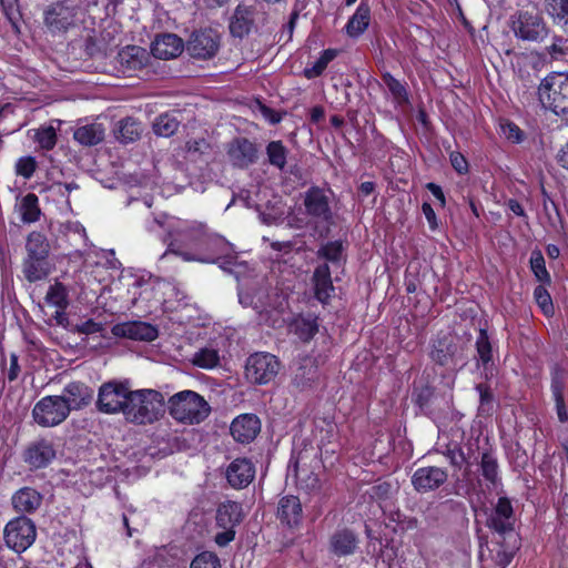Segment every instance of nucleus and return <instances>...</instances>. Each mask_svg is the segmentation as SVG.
I'll use <instances>...</instances> for the list:
<instances>
[{"instance_id":"f257e3e1","label":"nucleus","mask_w":568,"mask_h":568,"mask_svg":"<svg viewBox=\"0 0 568 568\" xmlns=\"http://www.w3.org/2000/svg\"><path fill=\"white\" fill-rule=\"evenodd\" d=\"M108 0H57L44 12V23L52 33L81 31L90 54L101 52L120 40L122 27L111 16Z\"/></svg>"},{"instance_id":"f03ea898","label":"nucleus","mask_w":568,"mask_h":568,"mask_svg":"<svg viewBox=\"0 0 568 568\" xmlns=\"http://www.w3.org/2000/svg\"><path fill=\"white\" fill-rule=\"evenodd\" d=\"M148 230L156 234L168 245V252L181 256L186 262L233 264L234 250L225 239L210 234L204 224L185 221L168 214L155 216Z\"/></svg>"},{"instance_id":"7ed1b4c3","label":"nucleus","mask_w":568,"mask_h":568,"mask_svg":"<svg viewBox=\"0 0 568 568\" xmlns=\"http://www.w3.org/2000/svg\"><path fill=\"white\" fill-rule=\"evenodd\" d=\"M164 403V396L155 389L131 390L124 405L123 416L131 424H153L163 416Z\"/></svg>"},{"instance_id":"20e7f679","label":"nucleus","mask_w":568,"mask_h":568,"mask_svg":"<svg viewBox=\"0 0 568 568\" xmlns=\"http://www.w3.org/2000/svg\"><path fill=\"white\" fill-rule=\"evenodd\" d=\"M170 415L178 422L193 425L203 422L211 412L203 396L193 390H181L169 398Z\"/></svg>"},{"instance_id":"39448f33","label":"nucleus","mask_w":568,"mask_h":568,"mask_svg":"<svg viewBox=\"0 0 568 568\" xmlns=\"http://www.w3.org/2000/svg\"><path fill=\"white\" fill-rule=\"evenodd\" d=\"M539 98L554 113L568 114V73L547 75L539 85Z\"/></svg>"},{"instance_id":"423d86ee","label":"nucleus","mask_w":568,"mask_h":568,"mask_svg":"<svg viewBox=\"0 0 568 568\" xmlns=\"http://www.w3.org/2000/svg\"><path fill=\"white\" fill-rule=\"evenodd\" d=\"M244 517L242 505L237 501L226 500L219 505L216 509V527L221 531L216 532L214 540L220 547L229 545L235 538V527Z\"/></svg>"},{"instance_id":"0eeeda50","label":"nucleus","mask_w":568,"mask_h":568,"mask_svg":"<svg viewBox=\"0 0 568 568\" xmlns=\"http://www.w3.org/2000/svg\"><path fill=\"white\" fill-rule=\"evenodd\" d=\"M151 55L139 45L122 48L115 58V69L124 77H144L149 74Z\"/></svg>"},{"instance_id":"6e6552de","label":"nucleus","mask_w":568,"mask_h":568,"mask_svg":"<svg viewBox=\"0 0 568 568\" xmlns=\"http://www.w3.org/2000/svg\"><path fill=\"white\" fill-rule=\"evenodd\" d=\"M510 29L523 41H542L548 29L538 12L518 11L510 17Z\"/></svg>"},{"instance_id":"1a4fd4ad","label":"nucleus","mask_w":568,"mask_h":568,"mask_svg":"<svg viewBox=\"0 0 568 568\" xmlns=\"http://www.w3.org/2000/svg\"><path fill=\"white\" fill-rule=\"evenodd\" d=\"M69 414L68 404L58 395L42 397L32 409L33 420L41 427L58 426Z\"/></svg>"},{"instance_id":"9d476101","label":"nucleus","mask_w":568,"mask_h":568,"mask_svg":"<svg viewBox=\"0 0 568 568\" xmlns=\"http://www.w3.org/2000/svg\"><path fill=\"white\" fill-rule=\"evenodd\" d=\"M130 392L126 383L118 381L103 383L98 393V409L105 414H123Z\"/></svg>"},{"instance_id":"9b49d317","label":"nucleus","mask_w":568,"mask_h":568,"mask_svg":"<svg viewBox=\"0 0 568 568\" xmlns=\"http://www.w3.org/2000/svg\"><path fill=\"white\" fill-rule=\"evenodd\" d=\"M280 369L277 358L270 353H255L246 359L245 376L254 384L263 385L274 379Z\"/></svg>"},{"instance_id":"f8f14e48","label":"nucleus","mask_w":568,"mask_h":568,"mask_svg":"<svg viewBox=\"0 0 568 568\" xmlns=\"http://www.w3.org/2000/svg\"><path fill=\"white\" fill-rule=\"evenodd\" d=\"M36 539V526L27 517L10 520L4 528V540L9 548L17 552L28 549Z\"/></svg>"},{"instance_id":"ddd939ff","label":"nucleus","mask_w":568,"mask_h":568,"mask_svg":"<svg viewBox=\"0 0 568 568\" xmlns=\"http://www.w3.org/2000/svg\"><path fill=\"white\" fill-rule=\"evenodd\" d=\"M221 45V34L213 28L194 31L186 42L187 53L201 60H207L217 53Z\"/></svg>"},{"instance_id":"4468645a","label":"nucleus","mask_w":568,"mask_h":568,"mask_svg":"<svg viewBox=\"0 0 568 568\" xmlns=\"http://www.w3.org/2000/svg\"><path fill=\"white\" fill-rule=\"evenodd\" d=\"M172 291L173 287L171 284L154 280L146 274L141 291L139 293L134 291L133 297H130V305L151 310L153 306L165 304L166 301L164 296Z\"/></svg>"},{"instance_id":"2eb2a0df","label":"nucleus","mask_w":568,"mask_h":568,"mask_svg":"<svg viewBox=\"0 0 568 568\" xmlns=\"http://www.w3.org/2000/svg\"><path fill=\"white\" fill-rule=\"evenodd\" d=\"M146 274L136 273L132 270H123L119 277L114 280L108 287L109 292H115L116 298H120L126 304H130V297H133V292L139 293L143 287L144 277Z\"/></svg>"},{"instance_id":"dca6fc26","label":"nucleus","mask_w":568,"mask_h":568,"mask_svg":"<svg viewBox=\"0 0 568 568\" xmlns=\"http://www.w3.org/2000/svg\"><path fill=\"white\" fill-rule=\"evenodd\" d=\"M447 480V473L440 467H420L412 477L414 488L419 493L435 490Z\"/></svg>"},{"instance_id":"f3484780","label":"nucleus","mask_w":568,"mask_h":568,"mask_svg":"<svg viewBox=\"0 0 568 568\" xmlns=\"http://www.w3.org/2000/svg\"><path fill=\"white\" fill-rule=\"evenodd\" d=\"M255 477V467L247 458H236L226 468V479L236 489L248 486Z\"/></svg>"},{"instance_id":"a211bd4d","label":"nucleus","mask_w":568,"mask_h":568,"mask_svg":"<svg viewBox=\"0 0 568 568\" xmlns=\"http://www.w3.org/2000/svg\"><path fill=\"white\" fill-rule=\"evenodd\" d=\"M231 435L239 443L252 442L261 430V422L254 414H242L233 419Z\"/></svg>"},{"instance_id":"6ab92c4d","label":"nucleus","mask_w":568,"mask_h":568,"mask_svg":"<svg viewBox=\"0 0 568 568\" xmlns=\"http://www.w3.org/2000/svg\"><path fill=\"white\" fill-rule=\"evenodd\" d=\"M112 334L116 337L151 342L158 337V329L144 322H126L114 325Z\"/></svg>"},{"instance_id":"aec40b11","label":"nucleus","mask_w":568,"mask_h":568,"mask_svg":"<svg viewBox=\"0 0 568 568\" xmlns=\"http://www.w3.org/2000/svg\"><path fill=\"white\" fill-rule=\"evenodd\" d=\"M514 521V508L511 501L507 497H499L487 520L488 526L495 531L501 534L511 530Z\"/></svg>"},{"instance_id":"412c9836","label":"nucleus","mask_w":568,"mask_h":568,"mask_svg":"<svg viewBox=\"0 0 568 568\" xmlns=\"http://www.w3.org/2000/svg\"><path fill=\"white\" fill-rule=\"evenodd\" d=\"M230 162L239 168H246L254 163L257 158V150L253 142L245 138L232 141L227 148Z\"/></svg>"},{"instance_id":"4be33fe9","label":"nucleus","mask_w":568,"mask_h":568,"mask_svg":"<svg viewBox=\"0 0 568 568\" xmlns=\"http://www.w3.org/2000/svg\"><path fill=\"white\" fill-rule=\"evenodd\" d=\"M184 44L176 34L165 33L158 36L152 42L151 52L158 59L169 60L179 57Z\"/></svg>"},{"instance_id":"5701e85b","label":"nucleus","mask_w":568,"mask_h":568,"mask_svg":"<svg viewBox=\"0 0 568 568\" xmlns=\"http://www.w3.org/2000/svg\"><path fill=\"white\" fill-rule=\"evenodd\" d=\"M304 205L306 212L316 219L328 221L332 216L328 197L320 187H311L306 191Z\"/></svg>"},{"instance_id":"b1692460","label":"nucleus","mask_w":568,"mask_h":568,"mask_svg":"<svg viewBox=\"0 0 568 568\" xmlns=\"http://www.w3.org/2000/svg\"><path fill=\"white\" fill-rule=\"evenodd\" d=\"M24 458L30 466L42 468L55 458V449L50 440L39 439L28 447Z\"/></svg>"},{"instance_id":"393cba45","label":"nucleus","mask_w":568,"mask_h":568,"mask_svg":"<svg viewBox=\"0 0 568 568\" xmlns=\"http://www.w3.org/2000/svg\"><path fill=\"white\" fill-rule=\"evenodd\" d=\"M93 397L92 389L82 383H71L63 389L60 398L65 400L68 409H81L90 404Z\"/></svg>"},{"instance_id":"a878e982","label":"nucleus","mask_w":568,"mask_h":568,"mask_svg":"<svg viewBox=\"0 0 568 568\" xmlns=\"http://www.w3.org/2000/svg\"><path fill=\"white\" fill-rule=\"evenodd\" d=\"M302 505L295 496H284L278 501L277 518L288 527H297L302 521Z\"/></svg>"},{"instance_id":"bb28decb","label":"nucleus","mask_w":568,"mask_h":568,"mask_svg":"<svg viewBox=\"0 0 568 568\" xmlns=\"http://www.w3.org/2000/svg\"><path fill=\"white\" fill-rule=\"evenodd\" d=\"M371 7L368 0H361L357 9L345 24V33L353 39L361 37L369 27Z\"/></svg>"},{"instance_id":"cd10ccee","label":"nucleus","mask_w":568,"mask_h":568,"mask_svg":"<svg viewBox=\"0 0 568 568\" xmlns=\"http://www.w3.org/2000/svg\"><path fill=\"white\" fill-rule=\"evenodd\" d=\"M254 10L252 7L239 4L230 19V32L233 37L247 36L253 27Z\"/></svg>"},{"instance_id":"c85d7f7f","label":"nucleus","mask_w":568,"mask_h":568,"mask_svg":"<svg viewBox=\"0 0 568 568\" xmlns=\"http://www.w3.org/2000/svg\"><path fill=\"white\" fill-rule=\"evenodd\" d=\"M312 282L315 297L321 303H326L334 293V286L331 278V271L327 264L318 265L315 268Z\"/></svg>"},{"instance_id":"c756f323","label":"nucleus","mask_w":568,"mask_h":568,"mask_svg":"<svg viewBox=\"0 0 568 568\" xmlns=\"http://www.w3.org/2000/svg\"><path fill=\"white\" fill-rule=\"evenodd\" d=\"M60 121H51L37 129H30L28 136L31 138L43 150H52L57 144V131L60 128Z\"/></svg>"},{"instance_id":"7c9ffc66","label":"nucleus","mask_w":568,"mask_h":568,"mask_svg":"<svg viewBox=\"0 0 568 568\" xmlns=\"http://www.w3.org/2000/svg\"><path fill=\"white\" fill-rule=\"evenodd\" d=\"M42 503V496L36 489L23 487L12 496V505L17 511L32 513Z\"/></svg>"},{"instance_id":"2f4dec72","label":"nucleus","mask_w":568,"mask_h":568,"mask_svg":"<svg viewBox=\"0 0 568 568\" xmlns=\"http://www.w3.org/2000/svg\"><path fill=\"white\" fill-rule=\"evenodd\" d=\"M357 540L355 535L349 530H341L335 532L331 538V550L336 556H347L355 551Z\"/></svg>"},{"instance_id":"473e14b6","label":"nucleus","mask_w":568,"mask_h":568,"mask_svg":"<svg viewBox=\"0 0 568 568\" xmlns=\"http://www.w3.org/2000/svg\"><path fill=\"white\" fill-rule=\"evenodd\" d=\"M291 331L297 335L300 339L307 342L313 338L318 331L317 318L312 315H300L291 323Z\"/></svg>"},{"instance_id":"72a5a7b5","label":"nucleus","mask_w":568,"mask_h":568,"mask_svg":"<svg viewBox=\"0 0 568 568\" xmlns=\"http://www.w3.org/2000/svg\"><path fill=\"white\" fill-rule=\"evenodd\" d=\"M73 138L83 145H95L104 138V128L100 123L85 124L74 131Z\"/></svg>"},{"instance_id":"f704fd0d","label":"nucleus","mask_w":568,"mask_h":568,"mask_svg":"<svg viewBox=\"0 0 568 568\" xmlns=\"http://www.w3.org/2000/svg\"><path fill=\"white\" fill-rule=\"evenodd\" d=\"M143 131L142 124L133 118H125L118 122L115 134L123 143H131L140 139Z\"/></svg>"},{"instance_id":"c9c22d12","label":"nucleus","mask_w":568,"mask_h":568,"mask_svg":"<svg viewBox=\"0 0 568 568\" xmlns=\"http://www.w3.org/2000/svg\"><path fill=\"white\" fill-rule=\"evenodd\" d=\"M23 274L29 282L43 280L49 274L47 257L27 256L23 262Z\"/></svg>"},{"instance_id":"e433bc0d","label":"nucleus","mask_w":568,"mask_h":568,"mask_svg":"<svg viewBox=\"0 0 568 568\" xmlns=\"http://www.w3.org/2000/svg\"><path fill=\"white\" fill-rule=\"evenodd\" d=\"M239 300L242 305L252 306L256 310H263L266 308L267 306L281 307L283 305V301L278 303L271 302L270 296L265 295L263 291H258L254 294H251L248 291L240 290Z\"/></svg>"},{"instance_id":"4c0bfd02","label":"nucleus","mask_w":568,"mask_h":568,"mask_svg":"<svg viewBox=\"0 0 568 568\" xmlns=\"http://www.w3.org/2000/svg\"><path fill=\"white\" fill-rule=\"evenodd\" d=\"M19 213L24 223L36 222L40 215L38 196L33 193H29L22 197L19 204Z\"/></svg>"},{"instance_id":"58836bf2","label":"nucleus","mask_w":568,"mask_h":568,"mask_svg":"<svg viewBox=\"0 0 568 568\" xmlns=\"http://www.w3.org/2000/svg\"><path fill=\"white\" fill-rule=\"evenodd\" d=\"M26 248L28 256L47 257L49 254V243L45 236L39 232L29 234Z\"/></svg>"},{"instance_id":"ea45409f","label":"nucleus","mask_w":568,"mask_h":568,"mask_svg":"<svg viewBox=\"0 0 568 568\" xmlns=\"http://www.w3.org/2000/svg\"><path fill=\"white\" fill-rule=\"evenodd\" d=\"M220 362V355L217 349L207 346L199 349L193 354L192 363L204 369L214 368Z\"/></svg>"},{"instance_id":"a19ab883","label":"nucleus","mask_w":568,"mask_h":568,"mask_svg":"<svg viewBox=\"0 0 568 568\" xmlns=\"http://www.w3.org/2000/svg\"><path fill=\"white\" fill-rule=\"evenodd\" d=\"M336 55H337V51L334 49L324 50L321 53V57L314 62L313 65L304 69V75L307 79H314V78L320 77L325 71L328 63L331 61H333Z\"/></svg>"},{"instance_id":"79ce46f5","label":"nucleus","mask_w":568,"mask_h":568,"mask_svg":"<svg viewBox=\"0 0 568 568\" xmlns=\"http://www.w3.org/2000/svg\"><path fill=\"white\" fill-rule=\"evenodd\" d=\"M549 14L554 22L568 33V0H551Z\"/></svg>"},{"instance_id":"37998d69","label":"nucleus","mask_w":568,"mask_h":568,"mask_svg":"<svg viewBox=\"0 0 568 568\" xmlns=\"http://www.w3.org/2000/svg\"><path fill=\"white\" fill-rule=\"evenodd\" d=\"M178 119L169 113L161 114L153 123L154 133L159 136H171L178 130Z\"/></svg>"},{"instance_id":"c03bdc74","label":"nucleus","mask_w":568,"mask_h":568,"mask_svg":"<svg viewBox=\"0 0 568 568\" xmlns=\"http://www.w3.org/2000/svg\"><path fill=\"white\" fill-rule=\"evenodd\" d=\"M45 301L59 310H64L68 305V291L65 286L60 282L52 284L47 292Z\"/></svg>"},{"instance_id":"a18cd8bd","label":"nucleus","mask_w":568,"mask_h":568,"mask_svg":"<svg viewBox=\"0 0 568 568\" xmlns=\"http://www.w3.org/2000/svg\"><path fill=\"white\" fill-rule=\"evenodd\" d=\"M530 268L536 278L542 284H550V274L546 268V263L542 253L535 250L530 255Z\"/></svg>"},{"instance_id":"49530a36","label":"nucleus","mask_w":568,"mask_h":568,"mask_svg":"<svg viewBox=\"0 0 568 568\" xmlns=\"http://www.w3.org/2000/svg\"><path fill=\"white\" fill-rule=\"evenodd\" d=\"M266 154L268 162L278 168L283 169L286 164L287 151L281 141H272L266 146Z\"/></svg>"},{"instance_id":"de8ad7c7","label":"nucleus","mask_w":568,"mask_h":568,"mask_svg":"<svg viewBox=\"0 0 568 568\" xmlns=\"http://www.w3.org/2000/svg\"><path fill=\"white\" fill-rule=\"evenodd\" d=\"M383 80L394 101L402 105L408 102V94L405 87L389 73L383 75Z\"/></svg>"},{"instance_id":"09e8293b","label":"nucleus","mask_w":568,"mask_h":568,"mask_svg":"<svg viewBox=\"0 0 568 568\" xmlns=\"http://www.w3.org/2000/svg\"><path fill=\"white\" fill-rule=\"evenodd\" d=\"M534 298L539 308L541 310V312L544 313V315H546L547 317L554 315L555 310L552 300L549 292L546 290L544 285H539L535 288Z\"/></svg>"},{"instance_id":"8fccbe9b","label":"nucleus","mask_w":568,"mask_h":568,"mask_svg":"<svg viewBox=\"0 0 568 568\" xmlns=\"http://www.w3.org/2000/svg\"><path fill=\"white\" fill-rule=\"evenodd\" d=\"M318 256L332 263H339L343 256V245L338 241L328 242L318 250Z\"/></svg>"},{"instance_id":"3c124183","label":"nucleus","mask_w":568,"mask_h":568,"mask_svg":"<svg viewBox=\"0 0 568 568\" xmlns=\"http://www.w3.org/2000/svg\"><path fill=\"white\" fill-rule=\"evenodd\" d=\"M480 557L481 568H506L513 559V554L499 548L496 550V556L493 559L485 558L484 554Z\"/></svg>"},{"instance_id":"603ef678","label":"nucleus","mask_w":568,"mask_h":568,"mask_svg":"<svg viewBox=\"0 0 568 568\" xmlns=\"http://www.w3.org/2000/svg\"><path fill=\"white\" fill-rule=\"evenodd\" d=\"M190 568H221V565L215 554L204 551L193 559Z\"/></svg>"},{"instance_id":"864d4df0","label":"nucleus","mask_w":568,"mask_h":568,"mask_svg":"<svg viewBox=\"0 0 568 568\" xmlns=\"http://www.w3.org/2000/svg\"><path fill=\"white\" fill-rule=\"evenodd\" d=\"M477 353L479 359L487 364L491 359V346L486 331L480 329L479 336L476 341Z\"/></svg>"},{"instance_id":"5fc2aeb1","label":"nucleus","mask_w":568,"mask_h":568,"mask_svg":"<svg viewBox=\"0 0 568 568\" xmlns=\"http://www.w3.org/2000/svg\"><path fill=\"white\" fill-rule=\"evenodd\" d=\"M37 168V162L32 156H22L16 163V173L24 179H30Z\"/></svg>"},{"instance_id":"6e6d98bb","label":"nucleus","mask_w":568,"mask_h":568,"mask_svg":"<svg viewBox=\"0 0 568 568\" xmlns=\"http://www.w3.org/2000/svg\"><path fill=\"white\" fill-rule=\"evenodd\" d=\"M481 471L483 476L491 481L495 483L498 477V466L497 462L488 454H484L481 457Z\"/></svg>"},{"instance_id":"4d7b16f0","label":"nucleus","mask_w":568,"mask_h":568,"mask_svg":"<svg viewBox=\"0 0 568 568\" xmlns=\"http://www.w3.org/2000/svg\"><path fill=\"white\" fill-rule=\"evenodd\" d=\"M501 132L504 136L514 142L518 143L523 139V132L513 122H505L500 125Z\"/></svg>"},{"instance_id":"13d9d810","label":"nucleus","mask_w":568,"mask_h":568,"mask_svg":"<svg viewBox=\"0 0 568 568\" xmlns=\"http://www.w3.org/2000/svg\"><path fill=\"white\" fill-rule=\"evenodd\" d=\"M209 146L210 145L205 139L199 138V139L189 140L185 143V151L189 155L194 156L196 154L204 153L209 149Z\"/></svg>"},{"instance_id":"bf43d9fd","label":"nucleus","mask_w":568,"mask_h":568,"mask_svg":"<svg viewBox=\"0 0 568 568\" xmlns=\"http://www.w3.org/2000/svg\"><path fill=\"white\" fill-rule=\"evenodd\" d=\"M450 163L452 166L459 173L465 174L468 171V163L465 156L459 152H452L450 153Z\"/></svg>"},{"instance_id":"052dcab7","label":"nucleus","mask_w":568,"mask_h":568,"mask_svg":"<svg viewBox=\"0 0 568 568\" xmlns=\"http://www.w3.org/2000/svg\"><path fill=\"white\" fill-rule=\"evenodd\" d=\"M554 395L556 399L557 415L561 423L568 420V414L565 407L564 398L558 386H554Z\"/></svg>"},{"instance_id":"680f3d73","label":"nucleus","mask_w":568,"mask_h":568,"mask_svg":"<svg viewBox=\"0 0 568 568\" xmlns=\"http://www.w3.org/2000/svg\"><path fill=\"white\" fill-rule=\"evenodd\" d=\"M103 329V325L93 320H87L78 326V331L83 334H94Z\"/></svg>"},{"instance_id":"e2e57ef3","label":"nucleus","mask_w":568,"mask_h":568,"mask_svg":"<svg viewBox=\"0 0 568 568\" xmlns=\"http://www.w3.org/2000/svg\"><path fill=\"white\" fill-rule=\"evenodd\" d=\"M257 108H258L262 116L266 121H268L271 124H276V123L281 122L282 116L276 111H274L261 103L257 104Z\"/></svg>"},{"instance_id":"0e129e2a","label":"nucleus","mask_w":568,"mask_h":568,"mask_svg":"<svg viewBox=\"0 0 568 568\" xmlns=\"http://www.w3.org/2000/svg\"><path fill=\"white\" fill-rule=\"evenodd\" d=\"M422 210L425 215V219L427 220V222L429 224V227L432 230H436L437 229V217H436V213H435L434 209L432 207V205L429 203L425 202L422 206Z\"/></svg>"},{"instance_id":"69168bd1","label":"nucleus","mask_w":568,"mask_h":568,"mask_svg":"<svg viewBox=\"0 0 568 568\" xmlns=\"http://www.w3.org/2000/svg\"><path fill=\"white\" fill-rule=\"evenodd\" d=\"M556 160L558 165L568 172V141L558 150Z\"/></svg>"},{"instance_id":"338daca9","label":"nucleus","mask_w":568,"mask_h":568,"mask_svg":"<svg viewBox=\"0 0 568 568\" xmlns=\"http://www.w3.org/2000/svg\"><path fill=\"white\" fill-rule=\"evenodd\" d=\"M69 232L73 233L74 235H78L84 243L87 242V233L85 229L78 222H72L68 224Z\"/></svg>"},{"instance_id":"774afa93","label":"nucleus","mask_w":568,"mask_h":568,"mask_svg":"<svg viewBox=\"0 0 568 568\" xmlns=\"http://www.w3.org/2000/svg\"><path fill=\"white\" fill-rule=\"evenodd\" d=\"M562 43L564 42L561 39H556L555 42L548 48V51L554 59H558L564 55L565 51Z\"/></svg>"}]
</instances>
